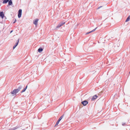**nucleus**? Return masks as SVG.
<instances>
[{
  "instance_id": "nucleus-23",
  "label": "nucleus",
  "mask_w": 130,
  "mask_h": 130,
  "mask_svg": "<svg viewBox=\"0 0 130 130\" xmlns=\"http://www.w3.org/2000/svg\"><path fill=\"white\" fill-rule=\"evenodd\" d=\"M15 21L14 22H13V23H14L15 22Z\"/></svg>"
},
{
  "instance_id": "nucleus-2",
  "label": "nucleus",
  "mask_w": 130,
  "mask_h": 130,
  "mask_svg": "<svg viewBox=\"0 0 130 130\" xmlns=\"http://www.w3.org/2000/svg\"><path fill=\"white\" fill-rule=\"evenodd\" d=\"M18 92V91L16 89H15L12 91L10 93L13 96L15 95Z\"/></svg>"
},
{
  "instance_id": "nucleus-8",
  "label": "nucleus",
  "mask_w": 130,
  "mask_h": 130,
  "mask_svg": "<svg viewBox=\"0 0 130 130\" xmlns=\"http://www.w3.org/2000/svg\"><path fill=\"white\" fill-rule=\"evenodd\" d=\"M23 88L22 86L20 85L19 86L17 89H16L19 92L20 90Z\"/></svg>"
},
{
  "instance_id": "nucleus-10",
  "label": "nucleus",
  "mask_w": 130,
  "mask_h": 130,
  "mask_svg": "<svg viewBox=\"0 0 130 130\" xmlns=\"http://www.w3.org/2000/svg\"><path fill=\"white\" fill-rule=\"evenodd\" d=\"M27 85H26L25 87L23 89V90L22 91H21V93H22L26 91V90L27 89Z\"/></svg>"
},
{
  "instance_id": "nucleus-7",
  "label": "nucleus",
  "mask_w": 130,
  "mask_h": 130,
  "mask_svg": "<svg viewBox=\"0 0 130 130\" xmlns=\"http://www.w3.org/2000/svg\"><path fill=\"white\" fill-rule=\"evenodd\" d=\"M4 14L3 12H0V17L2 18L3 19L4 17Z\"/></svg>"
},
{
  "instance_id": "nucleus-18",
  "label": "nucleus",
  "mask_w": 130,
  "mask_h": 130,
  "mask_svg": "<svg viewBox=\"0 0 130 130\" xmlns=\"http://www.w3.org/2000/svg\"><path fill=\"white\" fill-rule=\"evenodd\" d=\"M18 42L17 43H16V45H15L13 47V49H14V48H15V47H16L17 46V45H18Z\"/></svg>"
},
{
  "instance_id": "nucleus-26",
  "label": "nucleus",
  "mask_w": 130,
  "mask_h": 130,
  "mask_svg": "<svg viewBox=\"0 0 130 130\" xmlns=\"http://www.w3.org/2000/svg\"><path fill=\"white\" fill-rule=\"evenodd\" d=\"M129 74H130V71L129 72Z\"/></svg>"
},
{
  "instance_id": "nucleus-1",
  "label": "nucleus",
  "mask_w": 130,
  "mask_h": 130,
  "mask_svg": "<svg viewBox=\"0 0 130 130\" xmlns=\"http://www.w3.org/2000/svg\"><path fill=\"white\" fill-rule=\"evenodd\" d=\"M64 115V114L62 116H61L59 119L58 120L57 122H56L55 125L54 126V127L58 125V124L59 122L63 118Z\"/></svg>"
},
{
  "instance_id": "nucleus-22",
  "label": "nucleus",
  "mask_w": 130,
  "mask_h": 130,
  "mask_svg": "<svg viewBox=\"0 0 130 130\" xmlns=\"http://www.w3.org/2000/svg\"><path fill=\"white\" fill-rule=\"evenodd\" d=\"M101 7H99L98 8V9H99Z\"/></svg>"
},
{
  "instance_id": "nucleus-25",
  "label": "nucleus",
  "mask_w": 130,
  "mask_h": 130,
  "mask_svg": "<svg viewBox=\"0 0 130 130\" xmlns=\"http://www.w3.org/2000/svg\"><path fill=\"white\" fill-rule=\"evenodd\" d=\"M110 48H113L114 47H110Z\"/></svg>"
},
{
  "instance_id": "nucleus-11",
  "label": "nucleus",
  "mask_w": 130,
  "mask_h": 130,
  "mask_svg": "<svg viewBox=\"0 0 130 130\" xmlns=\"http://www.w3.org/2000/svg\"><path fill=\"white\" fill-rule=\"evenodd\" d=\"M96 28H96L95 29H94L93 30H92L91 31H90L89 32H88L87 33H86V34H89V33H90L96 30Z\"/></svg>"
},
{
  "instance_id": "nucleus-16",
  "label": "nucleus",
  "mask_w": 130,
  "mask_h": 130,
  "mask_svg": "<svg viewBox=\"0 0 130 130\" xmlns=\"http://www.w3.org/2000/svg\"><path fill=\"white\" fill-rule=\"evenodd\" d=\"M114 49H111L110 50L109 53H110L111 54L113 53V52H114Z\"/></svg>"
},
{
  "instance_id": "nucleus-14",
  "label": "nucleus",
  "mask_w": 130,
  "mask_h": 130,
  "mask_svg": "<svg viewBox=\"0 0 130 130\" xmlns=\"http://www.w3.org/2000/svg\"><path fill=\"white\" fill-rule=\"evenodd\" d=\"M9 0H4L3 1V3H7Z\"/></svg>"
},
{
  "instance_id": "nucleus-13",
  "label": "nucleus",
  "mask_w": 130,
  "mask_h": 130,
  "mask_svg": "<svg viewBox=\"0 0 130 130\" xmlns=\"http://www.w3.org/2000/svg\"><path fill=\"white\" fill-rule=\"evenodd\" d=\"M12 2L11 0H10L9 1L8 4L9 5H11L12 4Z\"/></svg>"
},
{
  "instance_id": "nucleus-21",
  "label": "nucleus",
  "mask_w": 130,
  "mask_h": 130,
  "mask_svg": "<svg viewBox=\"0 0 130 130\" xmlns=\"http://www.w3.org/2000/svg\"><path fill=\"white\" fill-rule=\"evenodd\" d=\"M113 45V44H109V46H112Z\"/></svg>"
},
{
  "instance_id": "nucleus-6",
  "label": "nucleus",
  "mask_w": 130,
  "mask_h": 130,
  "mask_svg": "<svg viewBox=\"0 0 130 130\" xmlns=\"http://www.w3.org/2000/svg\"><path fill=\"white\" fill-rule=\"evenodd\" d=\"M98 97V96L97 95H94L92 98L91 99V100L92 101H94Z\"/></svg>"
},
{
  "instance_id": "nucleus-5",
  "label": "nucleus",
  "mask_w": 130,
  "mask_h": 130,
  "mask_svg": "<svg viewBox=\"0 0 130 130\" xmlns=\"http://www.w3.org/2000/svg\"><path fill=\"white\" fill-rule=\"evenodd\" d=\"M65 23V22H62L59 23V24L56 27V29L60 27L63 25Z\"/></svg>"
},
{
  "instance_id": "nucleus-19",
  "label": "nucleus",
  "mask_w": 130,
  "mask_h": 130,
  "mask_svg": "<svg viewBox=\"0 0 130 130\" xmlns=\"http://www.w3.org/2000/svg\"><path fill=\"white\" fill-rule=\"evenodd\" d=\"M126 124V123H123L122 124V125L123 126H124V125H125Z\"/></svg>"
},
{
  "instance_id": "nucleus-3",
  "label": "nucleus",
  "mask_w": 130,
  "mask_h": 130,
  "mask_svg": "<svg viewBox=\"0 0 130 130\" xmlns=\"http://www.w3.org/2000/svg\"><path fill=\"white\" fill-rule=\"evenodd\" d=\"M82 104L85 106H86L87 104H88V102L86 100H85L83 101H82Z\"/></svg>"
},
{
  "instance_id": "nucleus-9",
  "label": "nucleus",
  "mask_w": 130,
  "mask_h": 130,
  "mask_svg": "<svg viewBox=\"0 0 130 130\" xmlns=\"http://www.w3.org/2000/svg\"><path fill=\"white\" fill-rule=\"evenodd\" d=\"M38 20L37 19H36L34 21L33 23L34 24L36 25V26L37 25L38 22Z\"/></svg>"
},
{
  "instance_id": "nucleus-20",
  "label": "nucleus",
  "mask_w": 130,
  "mask_h": 130,
  "mask_svg": "<svg viewBox=\"0 0 130 130\" xmlns=\"http://www.w3.org/2000/svg\"><path fill=\"white\" fill-rule=\"evenodd\" d=\"M43 48L42 47H40L38 49H43Z\"/></svg>"
},
{
  "instance_id": "nucleus-17",
  "label": "nucleus",
  "mask_w": 130,
  "mask_h": 130,
  "mask_svg": "<svg viewBox=\"0 0 130 130\" xmlns=\"http://www.w3.org/2000/svg\"><path fill=\"white\" fill-rule=\"evenodd\" d=\"M43 49H38V51L39 53L43 51Z\"/></svg>"
},
{
  "instance_id": "nucleus-24",
  "label": "nucleus",
  "mask_w": 130,
  "mask_h": 130,
  "mask_svg": "<svg viewBox=\"0 0 130 130\" xmlns=\"http://www.w3.org/2000/svg\"><path fill=\"white\" fill-rule=\"evenodd\" d=\"M12 30L11 31V32H10V33H11V32H12Z\"/></svg>"
},
{
  "instance_id": "nucleus-4",
  "label": "nucleus",
  "mask_w": 130,
  "mask_h": 130,
  "mask_svg": "<svg viewBox=\"0 0 130 130\" xmlns=\"http://www.w3.org/2000/svg\"><path fill=\"white\" fill-rule=\"evenodd\" d=\"M22 10L21 9H20L18 11V16L19 18H20L22 15Z\"/></svg>"
},
{
  "instance_id": "nucleus-12",
  "label": "nucleus",
  "mask_w": 130,
  "mask_h": 130,
  "mask_svg": "<svg viewBox=\"0 0 130 130\" xmlns=\"http://www.w3.org/2000/svg\"><path fill=\"white\" fill-rule=\"evenodd\" d=\"M17 128H18L17 127H15L13 128H9L8 130H15L16 129H17Z\"/></svg>"
},
{
  "instance_id": "nucleus-15",
  "label": "nucleus",
  "mask_w": 130,
  "mask_h": 130,
  "mask_svg": "<svg viewBox=\"0 0 130 130\" xmlns=\"http://www.w3.org/2000/svg\"><path fill=\"white\" fill-rule=\"evenodd\" d=\"M130 19L129 17H128L126 20L125 22H128Z\"/></svg>"
}]
</instances>
